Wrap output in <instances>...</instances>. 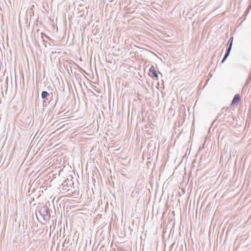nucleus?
Segmentation results:
<instances>
[{
	"instance_id": "6e6552de",
	"label": "nucleus",
	"mask_w": 251,
	"mask_h": 251,
	"mask_svg": "<svg viewBox=\"0 0 251 251\" xmlns=\"http://www.w3.org/2000/svg\"><path fill=\"white\" fill-rule=\"evenodd\" d=\"M233 42V36H231L230 37V38L227 42V44L226 45V49L230 50H231Z\"/></svg>"
},
{
	"instance_id": "9d476101",
	"label": "nucleus",
	"mask_w": 251,
	"mask_h": 251,
	"mask_svg": "<svg viewBox=\"0 0 251 251\" xmlns=\"http://www.w3.org/2000/svg\"><path fill=\"white\" fill-rule=\"evenodd\" d=\"M41 34H42V35H44V34H43V33H41ZM44 35H45L47 38H50L49 37V36H48L47 35H45V34H44ZM41 38L42 39L43 41L45 42V41L44 39H43V36H41Z\"/></svg>"
},
{
	"instance_id": "20e7f679",
	"label": "nucleus",
	"mask_w": 251,
	"mask_h": 251,
	"mask_svg": "<svg viewBox=\"0 0 251 251\" xmlns=\"http://www.w3.org/2000/svg\"><path fill=\"white\" fill-rule=\"evenodd\" d=\"M240 100V95L239 94H236L234 96L233 99L232 100L231 105L235 106L237 105Z\"/></svg>"
},
{
	"instance_id": "f03ea898",
	"label": "nucleus",
	"mask_w": 251,
	"mask_h": 251,
	"mask_svg": "<svg viewBox=\"0 0 251 251\" xmlns=\"http://www.w3.org/2000/svg\"><path fill=\"white\" fill-rule=\"evenodd\" d=\"M32 122V117L25 114L22 117L21 122V126L25 128L28 127Z\"/></svg>"
},
{
	"instance_id": "9b49d317",
	"label": "nucleus",
	"mask_w": 251,
	"mask_h": 251,
	"mask_svg": "<svg viewBox=\"0 0 251 251\" xmlns=\"http://www.w3.org/2000/svg\"><path fill=\"white\" fill-rule=\"evenodd\" d=\"M46 100V103H47V105L48 104V103H49L50 101H49V99L48 98V100Z\"/></svg>"
},
{
	"instance_id": "4468645a",
	"label": "nucleus",
	"mask_w": 251,
	"mask_h": 251,
	"mask_svg": "<svg viewBox=\"0 0 251 251\" xmlns=\"http://www.w3.org/2000/svg\"><path fill=\"white\" fill-rule=\"evenodd\" d=\"M250 8H251L250 7H248V10H249Z\"/></svg>"
},
{
	"instance_id": "f257e3e1",
	"label": "nucleus",
	"mask_w": 251,
	"mask_h": 251,
	"mask_svg": "<svg viewBox=\"0 0 251 251\" xmlns=\"http://www.w3.org/2000/svg\"><path fill=\"white\" fill-rule=\"evenodd\" d=\"M39 212L45 221L50 220V212L47 206L44 205L40 207Z\"/></svg>"
},
{
	"instance_id": "ddd939ff",
	"label": "nucleus",
	"mask_w": 251,
	"mask_h": 251,
	"mask_svg": "<svg viewBox=\"0 0 251 251\" xmlns=\"http://www.w3.org/2000/svg\"><path fill=\"white\" fill-rule=\"evenodd\" d=\"M174 245H175V243H173V244L171 246L170 248H171V249H172V248H173V246H174Z\"/></svg>"
},
{
	"instance_id": "0eeeda50",
	"label": "nucleus",
	"mask_w": 251,
	"mask_h": 251,
	"mask_svg": "<svg viewBox=\"0 0 251 251\" xmlns=\"http://www.w3.org/2000/svg\"><path fill=\"white\" fill-rule=\"evenodd\" d=\"M226 109H225V108H223L220 113L218 115L217 119H219V120L221 121L222 119H224L226 115Z\"/></svg>"
},
{
	"instance_id": "1a4fd4ad",
	"label": "nucleus",
	"mask_w": 251,
	"mask_h": 251,
	"mask_svg": "<svg viewBox=\"0 0 251 251\" xmlns=\"http://www.w3.org/2000/svg\"><path fill=\"white\" fill-rule=\"evenodd\" d=\"M231 50L226 49V53L224 56V57L221 61V63H223L226 59V58L228 57L229 55L230 54Z\"/></svg>"
},
{
	"instance_id": "39448f33",
	"label": "nucleus",
	"mask_w": 251,
	"mask_h": 251,
	"mask_svg": "<svg viewBox=\"0 0 251 251\" xmlns=\"http://www.w3.org/2000/svg\"><path fill=\"white\" fill-rule=\"evenodd\" d=\"M50 96V94L46 91H43L41 93V98L43 100V106H47V103H46V100H48V97Z\"/></svg>"
},
{
	"instance_id": "7ed1b4c3",
	"label": "nucleus",
	"mask_w": 251,
	"mask_h": 251,
	"mask_svg": "<svg viewBox=\"0 0 251 251\" xmlns=\"http://www.w3.org/2000/svg\"><path fill=\"white\" fill-rule=\"evenodd\" d=\"M149 72L150 74V75L153 78L156 79V80L158 79V75L157 72L156 71L154 66H151L149 69Z\"/></svg>"
},
{
	"instance_id": "423d86ee",
	"label": "nucleus",
	"mask_w": 251,
	"mask_h": 251,
	"mask_svg": "<svg viewBox=\"0 0 251 251\" xmlns=\"http://www.w3.org/2000/svg\"><path fill=\"white\" fill-rule=\"evenodd\" d=\"M19 251H33L32 248H30V244H26L23 246L20 245L19 248Z\"/></svg>"
},
{
	"instance_id": "f8f14e48",
	"label": "nucleus",
	"mask_w": 251,
	"mask_h": 251,
	"mask_svg": "<svg viewBox=\"0 0 251 251\" xmlns=\"http://www.w3.org/2000/svg\"><path fill=\"white\" fill-rule=\"evenodd\" d=\"M66 180H65V181H64L63 182V183H62V185H63V186H65V185H66V183H66Z\"/></svg>"
}]
</instances>
